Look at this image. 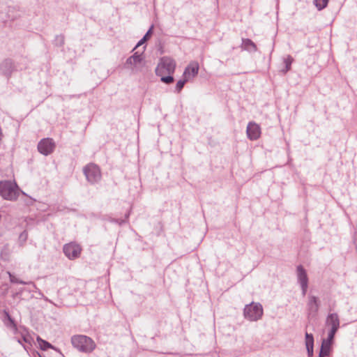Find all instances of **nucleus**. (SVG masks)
I'll use <instances>...</instances> for the list:
<instances>
[{"label":"nucleus","mask_w":357,"mask_h":357,"mask_svg":"<svg viewBox=\"0 0 357 357\" xmlns=\"http://www.w3.org/2000/svg\"><path fill=\"white\" fill-rule=\"evenodd\" d=\"M129 215H130V212L127 213L126 215H125V219H112L111 220V222H115V223H117L119 225H122L123 223H126L128 222V218H129Z\"/></svg>","instance_id":"nucleus-26"},{"label":"nucleus","mask_w":357,"mask_h":357,"mask_svg":"<svg viewBox=\"0 0 357 357\" xmlns=\"http://www.w3.org/2000/svg\"><path fill=\"white\" fill-rule=\"evenodd\" d=\"M23 340H24V341L27 342L26 337H24Z\"/></svg>","instance_id":"nucleus-33"},{"label":"nucleus","mask_w":357,"mask_h":357,"mask_svg":"<svg viewBox=\"0 0 357 357\" xmlns=\"http://www.w3.org/2000/svg\"><path fill=\"white\" fill-rule=\"evenodd\" d=\"M158 76L160 77V80L167 84H172L174 80L172 75L162 74Z\"/></svg>","instance_id":"nucleus-24"},{"label":"nucleus","mask_w":357,"mask_h":357,"mask_svg":"<svg viewBox=\"0 0 357 357\" xmlns=\"http://www.w3.org/2000/svg\"><path fill=\"white\" fill-rule=\"evenodd\" d=\"M153 28H154V26H153V24H152L150 26V28L149 29V30L147 31V32L145 33V35L143 36V38L137 43V44L135 47L134 50L136 49L137 47L142 45L146 41H147L151 38V36L153 34Z\"/></svg>","instance_id":"nucleus-19"},{"label":"nucleus","mask_w":357,"mask_h":357,"mask_svg":"<svg viewBox=\"0 0 357 357\" xmlns=\"http://www.w3.org/2000/svg\"><path fill=\"white\" fill-rule=\"evenodd\" d=\"M3 321L4 324L7 326H10V327H15L16 326L13 319L11 317L10 314H9V312L7 310H3Z\"/></svg>","instance_id":"nucleus-20"},{"label":"nucleus","mask_w":357,"mask_h":357,"mask_svg":"<svg viewBox=\"0 0 357 357\" xmlns=\"http://www.w3.org/2000/svg\"><path fill=\"white\" fill-rule=\"evenodd\" d=\"M28 238V233L26 231H23L19 236V238L24 241H26Z\"/></svg>","instance_id":"nucleus-28"},{"label":"nucleus","mask_w":357,"mask_h":357,"mask_svg":"<svg viewBox=\"0 0 357 357\" xmlns=\"http://www.w3.org/2000/svg\"><path fill=\"white\" fill-rule=\"evenodd\" d=\"M37 342H38L40 349L43 351H46L48 349H54V347L47 341L43 340L40 337H37Z\"/></svg>","instance_id":"nucleus-21"},{"label":"nucleus","mask_w":357,"mask_h":357,"mask_svg":"<svg viewBox=\"0 0 357 357\" xmlns=\"http://www.w3.org/2000/svg\"><path fill=\"white\" fill-rule=\"evenodd\" d=\"M143 59V52L139 53L138 52H136L131 56L127 59L125 65L126 67L128 66H136L142 61Z\"/></svg>","instance_id":"nucleus-15"},{"label":"nucleus","mask_w":357,"mask_h":357,"mask_svg":"<svg viewBox=\"0 0 357 357\" xmlns=\"http://www.w3.org/2000/svg\"><path fill=\"white\" fill-rule=\"evenodd\" d=\"M305 342L306 347H314V336L312 333H305Z\"/></svg>","instance_id":"nucleus-22"},{"label":"nucleus","mask_w":357,"mask_h":357,"mask_svg":"<svg viewBox=\"0 0 357 357\" xmlns=\"http://www.w3.org/2000/svg\"><path fill=\"white\" fill-rule=\"evenodd\" d=\"M15 68L13 61L11 59H6L0 63L1 73L9 78Z\"/></svg>","instance_id":"nucleus-11"},{"label":"nucleus","mask_w":357,"mask_h":357,"mask_svg":"<svg viewBox=\"0 0 357 357\" xmlns=\"http://www.w3.org/2000/svg\"><path fill=\"white\" fill-rule=\"evenodd\" d=\"M294 62V59L291 55H287L283 59V63L284 64V68L281 71L283 74L287 73L288 71L291 70V64Z\"/></svg>","instance_id":"nucleus-17"},{"label":"nucleus","mask_w":357,"mask_h":357,"mask_svg":"<svg viewBox=\"0 0 357 357\" xmlns=\"http://www.w3.org/2000/svg\"><path fill=\"white\" fill-rule=\"evenodd\" d=\"M297 280L301 286L303 296H305L308 288V277L307 272L302 265L296 267Z\"/></svg>","instance_id":"nucleus-8"},{"label":"nucleus","mask_w":357,"mask_h":357,"mask_svg":"<svg viewBox=\"0 0 357 357\" xmlns=\"http://www.w3.org/2000/svg\"><path fill=\"white\" fill-rule=\"evenodd\" d=\"M340 319L337 313H330L328 314L326 319V325L331 328L339 329L340 328Z\"/></svg>","instance_id":"nucleus-13"},{"label":"nucleus","mask_w":357,"mask_h":357,"mask_svg":"<svg viewBox=\"0 0 357 357\" xmlns=\"http://www.w3.org/2000/svg\"><path fill=\"white\" fill-rule=\"evenodd\" d=\"M56 147V144L53 139L44 138L38 144L37 149L39 153L44 155H48L53 153Z\"/></svg>","instance_id":"nucleus-7"},{"label":"nucleus","mask_w":357,"mask_h":357,"mask_svg":"<svg viewBox=\"0 0 357 357\" xmlns=\"http://www.w3.org/2000/svg\"><path fill=\"white\" fill-rule=\"evenodd\" d=\"M333 340H334V338L330 337L328 336L326 339L323 340L322 342H324V343H325V344L332 347V344L333 342Z\"/></svg>","instance_id":"nucleus-30"},{"label":"nucleus","mask_w":357,"mask_h":357,"mask_svg":"<svg viewBox=\"0 0 357 357\" xmlns=\"http://www.w3.org/2000/svg\"><path fill=\"white\" fill-rule=\"evenodd\" d=\"M71 343L79 351L84 354H91L96 347V344L93 340L84 335L72 336Z\"/></svg>","instance_id":"nucleus-2"},{"label":"nucleus","mask_w":357,"mask_h":357,"mask_svg":"<svg viewBox=\"0 0 357 357\" xmlns=\"http://www.w3.org/2000/svg\"><path fill=\"white\" fill-rule=\"evenodd\" d=\"M332 350V347L328 345L324 342H321L319 356L320 357H328L330 356Z\"/></svg>","instance_id":"nucleus-18"},{"label":"nucleus","mask_w":357,"mask_h":357,"mask_svg":"<svg viewBox=\"0 0 357 357\" xmlns=\"http://www.w3.org/2000/svg\"><path fill=\"white\" fill-rule=\"evenodd\" d=\"M29 292H36V293H38L39 295L40 296H43V293L40 291V290L38 288V289H36L35 288H33L32 286L31 288L29 289L28 290Z\"/></svg>","instance_id":"nucleus-32"},{"label":"nucleus","mask_w":357,"mask_h":357,"mask_svg":"<svg viewBox=\"0 0 357 357\" xmlns=\"http://www.w3.org/2000/svg\"><path fill=\"white\" fill-rule=\"evenodd\" d=\"M176 68V62L169 57H163L158 63L155 73L157 75L162 74L173 75Z\"/></svg>","instance_id":"nucleus-5"},{"label":"nucleus","mask_w":357,"mask_h":357,"mask_svg":"<svg viewBox=\"0 0 357 357\" xmlns=\"http://www.w3.org/2000/svg\"><path fill=\"white\" fill-rule=\"evenodd\" d=\"M83 174L86 181L91 185L99 183L102 178L100 167L93 162H90L83 167Z\"/></svg>","instance_id":"nucleus-4"},{"label":"nucleus","mask_w":357,"mask_h":357,"mask_svg":"<svg viewBox=\"0 0 357 357\" xmlns=\"http://www.w3.org/2000/svg\"><path fill=\"white\" fill-rule=\"evenodd\" d=\"M240 47L242 50H245L249 52H255L257 51V47L256 44L249 38H243Z\"/></svg>","instance_id":"nucleus-14"},{"label":"nucleus","mask_w":357,"mask_h":357,"mask_svg":"<svg viewBox=\"0 0 357 357\" xmlns=\"http://www.w3.org/2000/svg\"><path fill=\"white\" fill-rule=\"evenodd\" d=\"M82 249V247L75 242H70L63 245V251L66 257L74 260L79 257Z\"/></svg>","instance_id":"nucleus-6"},{"label":"nucleus","mask_w":357,"mask_h":357,"mask_svg":"<svg viewBox=\"0 0 357 357\" xmlns=\"http://www.w3.org/2000/svg\"><path fill=\"white\" fill-rule=\"evenodd\" d=\"M319 309V298L313 295L308 296V301L307 303V311L308 316L314 317L317 315Z\"/></svg>","instance_id":"nucleus-10"},{"label":"nucleus","mask_w":357,"mask_h":357,"mask_svg":"<svg viewBox=\"0 0 357 357\" xmlns=\"http://www.w3.org/2000/svg\"><path fill=\"white\" fill-rule=\"evenodd\" d=\"M307 356L312 357L314 355V347H306Z\"/></svg>","instance_id":"nucleus-31"},{"label":"nucleus","mask_w":357,"mask_h":357,"mask_svg":"<svg viewBox=\"0 0 357 357\" xmlns=\"http://www.w3.org/2000/svg\"><path fill=\"white\" fill-rule=\"evenodd\" d=\"M188 81H189V79H188L185 77H184L183 79H181V80L178 81L176 83V91L177 92H180L182 90V89L183 88L185 84Z\"/></svg>","instance_id":"nucleus-25"},{"label":"nucleus","mask_w":357,"mask_h":357,"mask_svg":"<svg viewBox=\"0 0 357 357\" xmlns=\"http://www.w3.org/2000/svg\"><path fill=\"white\" fill-rule=\"evenodd\" d=\"M56 44L62 46L64 44V37L62 35L56 36Z\"/></svg>","instance_id":"nucleus-27"},{"label":"nucleus","mask_w":357,"mask_h":357,"mask_svg":"<svg viewBox=\"0 0 357 357\" xmlns=\"http://www.w3.org/2000/svg\"><path fill=\"white\" fill-rule=\"evenodd\" d=\"M338 329H335L333 328H330L328 333V336L330 337H333L334 338L335 337V335L336 334V333L337 332Z\"/></svg>","instance_id":"nucleus-29"},{"label":"nucleus","mask_w":357,"mask_h":357,"mask_svg":"<svg viewBox=\"0 0 357 357\" xmlns=\"http://www.w3.org/2000/svg\"><path fill=\"white\" fill-rule=\"evenodd\" d=\"M263 314V307L259 303L252 302L245 305L243 309V316L250 321H257L261 319Z\"/></svg>","instance_id":"nucleus-3"},{"label":"nucleus","mask_w":357,"mask_h":357,"mask_svg":"<svg viewBox=\"0 0 357 357\" xmlns=\"http://www.w3.org/2000/svg\"><path fill=\"white\" fill-rule=\"evenodd\" d=\"M328 0H314L315 6L319 10L325 8L328 5Z\"/></svg>","instance_id":"nucleus-23"},{"label":"nucleus","mask_w":357,"mask_h":357,"mask_svg":"<svg viewBox=\"0 0 357 357\" xmlns=\"http://www.w3.org/2000/svg\"><path fill=\"white\" fill-rule=\"evenodd\" d=\"M246 133L249 139L257 140L261 136V128L255 122L250 121L248 124Z\"/></svg>","instance_id":"nucleus-9"},{"label":"nucleus","mask_w":357,"mask_h":357,"mask_svg":"<svg viewBox=\"0 0 357 357\" xmlns=\"http://www.w3.org/2000/svg\"><path fill=\"white\" fill-rule=\"evenodd\" d=\"M9 274V278H10V282L11 283H15V284H28V285H31L32 286L33 288H35L36 289H38V287H36V284L31 281L30 282H24L22 280H20L19 278H16L15 275H12L10 273H8Z\"/></svg>","instance_id":"nucleus-16"},{"label":"nucleus","mask_w":357,"mask_h":357,"mask_svg":"<svg viewBox=\"0 0 357 357\" xmlns=\"http://www.w3.org/2000/svg\"><path fill=\"white\" fill-rule=\"evenodd\" d=\"M20 192H22V191L15 182L8 180L0 181V196L3 199L15 202L17 200Z\"/></svg>","instance_id":"nucleus-1"},{"label":"nucleus","mask_w":357,"mask_h":357,"mask_svg":"<svg viewBox=\"0 0 357 357\" xmlns=\"http://www.w3.org/2000/svg\"><path fill=\"white\" fill-rule=\"evenodd\" d=\"M199 63L197 61L190 63V64L185 68L183 77L188 79H190L196 77L199 73Z\"/></svg>","instance_id":"nucleus-12"}]
</instances>
